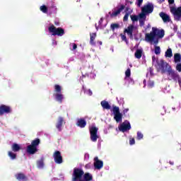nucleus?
Instances as JSON below:
<instances>
[{"instance_id": "52", "label": "nucleus", "mask_w": 181, "mask_h": 181, "mask_svg": "<svg viewBox=\"0 0 181 181\" xmlns=\"http://www.w3.org/2000/svg\"><path fill=\"white\" fill-rule=\"evenodd\" d=\"M152 60H153V62H155V60H156V57L155 56H153L152 57Z\"/></svg>"}, {"instance_id": "38", "label": "nucleus", "mask_w": 181, "mask_h": 181, "mask_svg": "<svg viewBox=\"0 0 181 181\" xmlns=\"http://www.w3.org/2000/svg\"><path fill=\"white\" fill-rule=\"evenodd\" d=\"M146 20H145V19H139V26L141 27V28H142L143 26H145V21H146Z\"/></svg>"}, {"instance_id": "15", "label": "nucleus", "mask_w": 181, "mask_h": 181, "mask_svg": "<svg viewBox=\"0 0 181 181\" xmlns=\"http://www.w3.org/2000/svg\"><path fill=\"white\" fill-rule=\"evenodd\" d=\"M141 12L152 13L153 12V4H147L141 8Z\"/></svg>"}, {"instance_id": "59", "label": "nucleus", "mask_w": 181, "mask_h": 181, "mask_svg": "<svg viewBox=\"0 0 181 181\" xmlns=\"http://www.w3.org/2000/svg\"><path fill=\"white\" fill-rule=\"evenodd\" d=\"M55 25H59V23H55Z\"/></svg>"}, {"instance_id": "11", "label": "nucleus", "mask_w": 181, "mask_h": 181, "mask_svg": "<svg viewBox=\"0 0 181 181\" xmlns=\"http://www.w3.org/2000/svg\"><path fill=\"white\" fill-rule=\"evenodd\" d=\"M53 158L55 163L58 165L62 164L63 162V156H62V153L59 151H56L53 154Z\"/></svg>"}, {"instance_id": "58", "label": "nucleus", "mask_w": 181, "mask_h": 181, "mask_svg": "<svg viewBox=\"0 0 181 181\" xmlns=\"http://www.w3.org/2000/svg\"><path fill=\"white\" fill-rule=\"evenodd\" d=\"M55 25H59V23H55Z\"/></svg>"}, {"instance_id": "12", "label": "nucleus", "mask_w": 181, "mask_h": 181, "mask_svg": "<svg viewBox=\"0 0 181 181\" xmlns=\"http://www.w3.org/2000/svg\"><path fill=\"white\" fill-rule=\"evenodd\" d=\"M134 29H135V26L130 25L124 30V33H127V36H129V39L132 40H134Z\"/></svg>"}, {"instance_id": "40", "label": "nucleus", "mask_w": 181, "mask_h": 181, "mask_svg": "<svg viewBox=\"0 0 181 181\" xmlns=\"http://www.w3.org/2000/svg\"><path fill=\"white\" fill-rule=\"evenodd\" d=\"M120 36H121L122 40H123L126 43H128V40L127 39V36L125 35L120 34Z\"/></svg>"}, {"instance_id": "48", "label": "nucleus", "mask_w": 181, "mask_h": 181, "mask_svg": "<svg viewBox=\"0 0 181 181\" xmlns=\"http://www.w3.org/2000/svg\"><path fill=\"white\" fill-rule=\"evenodd\" d=\"M177 81H178L179 86H180V87H181V78H180V76L178 77V78H177Z\"/></svg>"}, {"instance_id": "3", "label": "nucleus", "mask_w": 181, "mask_h": 181, "mask_svg": "<svg viewBox=\"0 0 181 181\" xmlns=\"http://www.w3.org/2000/svg\"><path fill=\"white\" fill-rule=\"evenodd\" d=\"M157 64L156 68L157 71H161L162 74H165L169 70L170 67H172L168 62H165L163 59H160L156 61Z\"/></svg>"}, {"instance_id": "33", "label": "nucleus", "mask_w": 181, "mask_h": 181, "mask_svg": "<svg viewBox=\"0 0 181 181\" xmlns=\"http://www.w3.org/2000/svg\"><path fill=\"white\" fill-rule=\"evenodd\" d=\"M139 19H144V21H146V13L142 12L139 15Z\"/></svg>"}, {"instance_id": "21", "label": "nucleus", "mask_w": 181, "mask_h": 181, "mask_svg": "<svg viewBox=\"0 0 181 181\" xmlns=\"http://www.w3.org/2000/svg\"><path fill=\"white\" fill-rule=\"evenodd\" d=\"M76 125L77 127H79V128H86L87 122L85 119L81 118L77 120Z\"/></svg>"}, {"instance_id": "29", "label": "nucleus", "mask_w": 181, "mask_h": 181, "mask_svg": "<svg viewBox=\"0 0 181 181\" xmlns=\"http://www.w3.org/2000/svg\"><path fill=\"white\" fill-rule=\"evenodd\" d=\"M173 56V53L172 52V49L168 48L165 53V57H172Z\"/></svg>"}, {"instance_id": "18", "label": "nucleus", "mask_w": 181, "mask_h": 181, "mask_svg": "<svg viewBox=\"0 0 181 181\" xmlns=\"http://www.w3.org/2000/svg\"><path fill=\"white\" fill-rule=\"evenodd\" d=\"M119 131L122 132H125L127 131H129L131 129V124L128 122L127 124L122 123L119 127Z\"/></svg>"}, {"instance_id": "45", "label": "nucleus", "mask_w": 181, "mask_h": 181, "mask_svg": "<svg viewBox=\"0 0 181 181\" xmlns=\"http://www.w3.org/2000/svg\"><path fill=\"white\" fill-rule=\"evenodd\" d=\"M128 111H129V108H126V109L123 110V111H122L123 115H125L127 114V112H128Z\"/></svg>"}, {"instance_id": "8", "label": "nucleus", "mask_w": 181, "mask_h": 181, "mask_svg": "<svg viewBox=\"0 0 181 181\" xmlns=\"http://www.w3.org/2000/svg\"><path fill=\"white\" fill-rule=\"evenodd\" d=\"M124 9H125V12L127 13L128 12H130L129 9L131 8H129V6L125 8V5L122 4L117 11H113L112 13L109 12V15L110 16V18H115L116 16H118V15H119V13H121V12H122Z\"/></svg>"}, {"instance_id": "36", "label": "nucleus", "mask_w": 181, "mask_h": 181, "mask_svg": "<svg viewBox=\"0 0 181 181\" xmlns=\"http://www.w3.org/2000/svg\"><path fill=\"white\" fill-rule=\"evenodd\" d=\"M155 54H160V47L156 46L154 48Z\"/></svg>"}, {"instance_id": "49", "label": "nucleus", "mask_w": 181, "mask_h": 181, "mask_svg": "<svg viewBox=\"0 0 181 181\" xmlns=\"http://www.w3.org/2000/svg\"><path fill=\"white\" fill-rule=\"evenodd\" d=\"M76 49H77V44L74 43L73 44V50H76Z\"/></svg>"}, {"instance_id": "50", "label": "nucleus", "mask_w": 181, "mask_h": 181, "mask_svg": "<svg viewBox=\"0 0 181 181\" xmlns=\"http://www.w3.org/2000/svg\"><path fill=\"white\" fill-rule=\"evenodd\" d=\"M87 94L89 95H93V91H91L90 89L88 90Z\"/></svg>"}, {"instance_id": "22", "label": "nucleus", "mask_w": 181, "mask_h": 181, "mask_svg": "<svg viewBox=\"0 0 181 181\" xmlns=\"http://www.w3.org/2000/svg\"><path fill=\"white\" fill-rule=\"evenodd\" d=\"M97 37V33H90V45L91 46H95V38Z\"/></svg>"}, {"instance_id": "55", "label": "nucleus", "mask_w": 181, "mask_h": 181, "mask_svg": "<svg viewBox=\"0 0 181 181\" xmlns=\"http://www.w3.org/2000/svg\"><path fill=\"white\" fill-rule=\"evenodd\" d=\"M130 81H131L132 84H134V80L130 79Z\"/></svg>"}, {"instance_id": "14", "label": "nucleus", "mask_w": 181, "mask_h": 181, "mask_svg": "<svg viewBox=\"0 0 181 181\" xmlns=\"http://www.w3.org/2000/svg\"><path fill=\"white\" fill-rule=\"evenodd\" d=\"M93 165L95 169H98V170H100V169L103 168V166H104V163L103 162V160H99L98 157H95Z\"/></svg>"}, {"instance_id": "34", "label": "nucleus", "mask_w": 181, "mask_h": 181, "mask_svg": "<svg viewBox=\"0 0 181 181\" xmlns=\"http://www.w3.org/2000/svg\"><path fill=\"white\" fill-rule=\"evenodd\" d=\"M132 12H127L125 13L124 18H123V22H127L128 18H129V15H131Z\"/></svg>"}, {"instance_id": "7", "label": "nucleus", "mask_w": 181, "mask_h": 181, "mask_svg": "<svg viewBox=\"0 0 181 181\" xmlns=\"http://www.w3.org/2000/svg\"><path fill=\"white\" fill-rule=\"evenodd\" d=\"M112 111L114 114V119L116 122H121L122 121V113L119 112V107L113 106Z\"/></svg>"}, {"instance_id": "56", "label": "nucleus", "mask_w": 181, "mask_h": 181, "mask_svg": "<svg viewBox=\"0 0 181 181\" xmlns=\"http://www.w3.org/2000/svg\"><path fill=\"white\" fill-rule=\"evenodd\" d=\"M95 28H96L97 30H98V27L97 26V24H95Z\"/></svg>"}, {"instance_id": "37", "label": "nucleus", "mask_w": 181, "mask_h": 181, "mask_svg": "<svg viewBox=\"0 0 181 181\" xmlns=\"http://www.w3.org/2000/svg\"><path fill=\"white\" fill-rule=\"evenodd\" d=\"M144 138V134L141 132H137V139L138 141H141Z\"/></svg>"}, {"instance_id": "54", "label": "nucleus", "mask_w": 181, "mask_h": 181, "mask_svg": "<svg viewBox=\"0 0 181 181\" xmlns=\"http://www.w3.org/2000/svg\"><path fill=\"white\" fill-rule=\"evenodd\" d=\"M174 30L176 32L177 30V27L174 28Z\"/></svg>"}, {"instance_id": "9", "label": "nucleus", "mask_w": 181, "mask_h": 181, "mask_svg": "<svg viewBox=\"0 0 181 181\" xmlns=\"http://www.w3.org/2000/svg\"><path fill=\"white\" fill-rule=\"evenodd\" d=\"M170 13L173 15L174 20L179 22L181 19V6L176 8V7H171L170 8Z\"/></svg>"}, {"instance_id": "5", "label": "nucleus", "mask_w": 181, "mask_h": 181, "mask_svg": "<svg viewBox=\"0 0 181 181\" xmlns=\"http://www.w3.org/2000/svg\"><path fill=\"white\" fill-rule=\"evenodd\" d=\"M48 30L49 33H52V36H63L64 35V29L56 28L53 24L48 28Z\"/></svg>"}, {"instance_id": "46", "label": "nucleus", "mask_w": 181, "mask_h": 181, "mask_svg": "<svg viewBox=\"0 0 181 181\" xmlns=\"http://www.w3.org/2000/svg\"><path fill=\"white\" fill-rule=\"evenodd\" d=\"M169 5H173L175 4V0H168Z\"/></svg>"}, {"instance_id": "26", "label": "nucleus", "mask_w": 181, "mask_h": 181, "mask_svg": "<svg viewBox=\"0 0 181 181\" xmlns=\"http://www.w3.org/2000/svg\"><path fill=\"white\" fill-rule=\"evenodd\" d=\"M174 62L175 63H180L181 62V55L179 53L174 54Z\"/></svg>"}, {"instance_id": "35", "label": "nucleus", "mask_w": 181, "mask_h": 181, "mask_svg": "<svg viewBox=\"0 0 181 181\" xmlns=\"http://www.w3.org/2000/svg\"><path fill=\"white\" fill-rule=\"evenodd\" d=\"M130 18L133 22H138V19H139V17L136 15H131Z\"/></svg>"}, {"instance_id": "4", "label": "nucleus", "mask_w": 181, "mask_h": 181, "mask_svg": "<svg viewBox=\"0 0 181 181\" xmlns=\"http://www.w3.org/2000/svg\"><path fill=\"white\" fill-rule=\"evenodd\" d=\"M166 73H167L168 80H169L170 81H171V80H173V81H175V83H177V78L180 77V75H179L177 71L172 69V66H171L168 69H167Z\"/></svg>"}, {"instance_id": "51", "label": "nucleus", "mask_w": 181, "mask_h": 181, "mask_svg": "<svg viewBox=\"0 0 181 181\" xmlns=\"http://www.w3.org/2000/svg\"><path fill=\"white\" fill-rule=\"evenodd\" d=\"M103 18L100 19L98 23L99 25H103Z\"/></svg>"}, {"instance_id": "16", "label": "nucleus", "mask_w": 181, "mask_h": 181, "mask_svg": "<svg viewBox=\"0 0 181 181\" xmlns=\"http://www.w3.org/2000/svg\"><path fill=\"white\" fill-rule=\"evenodd\" d=\"M63 124H66V122H64V118L63 117H59L56 124V128L58 129V131H59V132L62 131Z\"/></svg>"}, {"instance_id": "13", "label": "nucleus", "mask_w": 181, "mask_h": 181, "mask_svg": "<svg viewBox=\"0 0 181 181\" xmlns=\"http://www.w3.org/2000/svg\"><path fill=\"white\" fill-rule=\"evenodd\" d=\"M11 112H12L11 107L5 105H0V116L4 115V114H11Z\"/></svg>"}, {"instance_id": "30", "label": "nucleus", "mask_w": 181, "mask_h": 181, "mask_svg": "<svg viewBox=\"0 0 181 181\" xmlns=\"http://www.w3.org/2000/svg\"><path fill=\"white\" fill-rule=\"evenodd\" d=\"M110 29L113 31L115 30V29H119V24H118V23H112L110 25Z\"/></svg>"}, {"instance_id": "53", "label": "nucleus", "mask_w": 181, "mask_h": 181, "mask_svg": "<svg viewBox=\"0 0 181 181\" xmlns=\"http://www.w3.org/2000/svg\"><path fill=\"white\" fill-rule=\"evenodd\" d=\"M98 43L101 46L103 45V42L98 41Z\"/></svg>"}, {"instance_id": "1", "label": "nucleus", "mask_w": 181, "mask_h": 181, "mask_svg": "<svg viewBox=\"0 0 181 181\" xmlns=\"http://www.w3.org/2000/svg\"><path fill=\"white\" fill-rule=\"evenodd\" d=\"M165 36V30H159L153 27L150 33H146L145 40L146 42H153L154 45L159 43V39L163 38Z\"/></svg>"}, {"instance_id": "2", "label": "nucleus", "mask_w": 181, "mask_h": 181, "mask_svg": "<svg viewBox=\"0 0 181 181\" xmlns=\"http://www.w3.org/2000/svg\"><path fill=\"white\" fill-rule=\"evenodd\" d=\"M93 175L90 173H84V170L81 168H74L72 174V181H92Z\"/></svg>"}, {"instance_id": "44", "label": "nucleus", "mask_w": 181, "mask_h": 181, "mask_svg": "<svg viewBox=\"0 0 181 181\" xmlns=\"http://www.w3.org/2000/svg\"><path fill=\"white\" fill-rule=\"evenodd\" d=\"M142 2H144V0H137V6H141Z\"/></svg>"}, {"instance_id": "17", "label": "nucleus", "mask_w": 181, "mask_h": 181, "mask_svg": "<svg viewBox=\"0 0 181 181\" xmlns=\"http://www.w3.org/2000/svg\"><path fill=\"white\" fill-rule=\"evenodd\" d=\"M159 16L160 18H161V19H163V22H164V23H168L170 22V16L166 14V13L160 12L159 13Z\"/></svg>"}, {"instance_id": "27", "label": "nucleus", "mask_w": 181, "mask_h": 181, "mask_svg": "<svg viewBox=\"0 0 181 181\" xmlns=\"http://www.w3.org/2000/svg\"><path fill=\"white\" fill-rule=\"evenodd\" d=\"M37 166L39 168V169H42L45 166V162L43 160V158H41L40 160L37 161Z\"/></svg>"}, {"instance_id": "6", "label": "nucleus", "mask_w": 181, "mask_h": 181, "mask_svg": "<svg viewBox=\"0 0 181 181\" xmlns=\"http://www.w3.org/2000/svg\"><path fill=\"white\" fill-rule=\"evenodd\" d=\"M54 97H55V100L58 101V103H63V94H62V86L60 85H54Z\"/></svg>"}, {"instance_id": "39", "label": "nucleus", "mask_w": 181, "mask_h": 181, "mask_svg": "<svg viewBox=\"0 0 181 181\" xmlns=\"http://www.w3.org/2000/svg\"><path fill=\"white\" fill-rule=\"evenodd\" d=\"M125 76L126 77H131V69H127V71H125Z\"/></svg>"}, {"instance_id": "32", "label": "nucleus", "mask_w": 181, "mask_h": 181, "mask_svg": "<svg viewBox=\"0 0 181 181\" xmlns=\"http://www.w3.org/2000/svg\"><path fill=\"white\" fill-rule=\"evenodd\" d=\"M8 155L9 158H11V159H12V160L16 159V154L12 151H8Z\"/></svg>"}, {"instance_id": "57", "label": "nucleus", "mask_w": 181, "mask_h": 181, "mask_svg": "<svg viewBox=\"0 0 181 181\" xmlns=\"http://www.w3.org/2000/svg\"><path fill=\"white\" fill-rule=\"evenodd\" d=\"M170 165H173V163H172V162H170Z\"/></svg>"}, {"instance_id": "19", "label": "nucleus", "mask_w": 181, "mask_h": 181, "mask_svg": "<svg viewBox=\"0 0 181 181\" xmlns=\"http://www.w3.org/2000/svg\"><path fill=\"white\" fill-rule=\"evenodd\" d=\"M27 153H29V155H35L36 152H37V147H34V146L29 145L27 146Z\"/></svg>"}, {"instance_id": "42", "label": "nucleus", "mask_w": 181, "mask_h": 181, "mask_svg": "<svg viewBox=\"0 0 181 181\" xmlns=\"http://www.w3.org/2000/svg\"><path fill=\"white\" fill-rule=\"evenodd\" d=\"M177 71L181 72V63L177 64L175 67Z\"/></svg>"}, {"instance_id": "20", "label": "nucleus", "mask_w": 181, "mask_h": 181, "mask_svg": "<svg viewBox=\"0 0 181 181\" xmlns=\"http://www.w3.org/2000/svg\"><path fill=\"white\" fill-rule=\"evenodd\" d=\"M15 177L17 180L19 181H26L28 180V177L25 175L23 173H18L15 175Z\"/></svg>"}, {"instance_id": "23", "label": "nucleus", "mask_w": 181, "mask_h": 181, "mask_svg": "<svg viewBox=\"0 0 181 181\" xmlns=\"http://www.w3.org/2000/svg\"><path fill=\"white\" fill-rule=\"evenodd\" d=\"M100 105L103 110H111V105L107 100H102Z\"/></svg>"}, {"instance_id": "41", "label": "nucleus", "mask_w": 181, "mask_h": 181, "mask_svg": "<svg viewBox=\"0 0 181 181\" xmlns=\"http://www.w3.org/2000/svg\"><path fill=\"white\" fill-rule=\"evenodd\" d=\"M154 85H155V83L153 82V81H149L148 83V87L149 88H152Z\"/></svg>"}, {"instance_id": "60", "label": "nucleus", "mask_w": 181, "mask_h": 181, "mask_svg": "<svg viewBox=\"0 0 181 181\" xmlns=\"http://www.w3.org/2000/svg\"><path fill=\"white\" fill-rule=\"evenodd\" d=\"M82 88H83V90H84V86H83Z\"/></svg>"}, {"instance_id": "28", "label": "nucleus", "mask_w": 181, "mask_h": 181, "mask_svg": "<svg viewBox=\"0 0 181 181\" xmlns=\"http://www.w3.org/2000/svg\"><path fill=\"white\" fill-rule=\"evenodd\" d=\"M40 144V139H35L31 142V146H34L35 148H37Z\"/></svg>"}, {"instance_id": "31", "label": "nucleus", "mask_w": 181, "mask_h": 181, "mask_svg": "<svg viewBox=\"0 0 181 181\" xmlns=\"http://www.w3.org/2000/svg\"><path fill=\"white\" fill-rule=\"evenodd\" d=\"M40 11L43 13H47V6L43 5L40 7Z\"/></svg>"}, {"instance_id": "10", "label": "nucleus", "mask_w": 181, "mask_h": 181, "mask_svg": "<svg viewBox=\"0 0 181 181\" xmlns=\"http://www.w3.org/2000/svg\"><path fill=\"white\" fill-rule=\"evenodd\" d=\"M89 132L92 142H97V139H98V134H97L98 129L95 127H92L89 129Z\"/></svg>"}, {"instance_id": "25", "label": "nucleus", "mask_w": 181, "mask_h": 181, "mask_svg": "<svg viewBox=\"0 0 181 181\" xmlns=\"http://www.w3.org/2000/svg\"><path fill=\"white\" fill-rule=\"evenodd\" d=\"M11 149L13 152H19L21 149V146L16 143L13 144L11 146Z\"/></svg>"}, {"instance_id": "24", "label": "nucleus", "mask_w": 181, "mask_h": 181, "mask_svg": "<svg viewBox=\"0 0 181 181\" xmlns=\"http://www.w3.org/2000/svg\"><path fill=\"white\" fill-rule=\"evenodd\" d=\"M143 52L144 50H142V49H137L134 53V57L136 59H141V57H142Z\"/></svg>"}, {"instance_id": "47", "label": "nucleus", "mask_w": 181, "mask_h": 181, "mask_svg": "<svg viewBox=\"0 0 181 181\" xmlns=\"http://www.w3.org/2000/svg\"><path fill=\"white\" fill-rule=\"evenodd\" d=\"M149 71H150V74H151V76L153 75V68L151 67V68L149 69Z\"/></svg>"}, {"instance_id": "43", "label": "nucleus", "mask_w": 181, "mask_h": 181, "mask_svg": "<svg viewBox=\"0 0 181 181\" xmlns=\"http://www.w3.org/2000/svg\"><path fill=\"white\" fill-rule=\"evenodd\" d=\"M129 145H135V139L132 138L129 139Z\"/></svg>"}]
</instances>
